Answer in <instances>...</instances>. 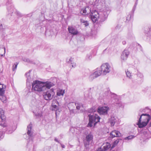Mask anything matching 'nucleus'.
<instances>
[{"label": "nucleus", "mask_w": 151, "mask_h": 151, "mask_svg": "<svg viewBox=\"0 0 151 151\" xmlns=\"http://www.w3.org/2000/svg\"><path fill=\"white\" fill-rule=\"evenodd\" d=\"M121 136L120 133L118 131L114 130L111 132L110 134V137L113 138L115 137H118Z\"/></svg>", "instance_id": "nucleus-18"}, {"label": "nucleus", "mask_w": 151, "mask_h": 151, "mask_svg": "<svg viewBox=\"0 0 151 151\" xmlns=\"http://www.w3.org/2000/svg\"><path fill=\"white\" fill-rule=\"evenodd\" d=\"M52 110H54L55 111V114H56V116L57 115V114L58 112H59V105H52Z\"/></svg>", "instance_id": "nucleus-21"}, {"label": "nucleus", "mask_w": 151, "mask_h": 151, "mask_svg": "<svg viewBox=\"0 0 151 151\" xmlns=\"http://www.w3.org/2000/svg\"><path fill=\"white\" fill-rule=\"evenodd\" d=\"M31 71L29 70V71L28 73H26L25 74V76L27 78V82H29L31 80V78L30 76V73L31 72Z\"/></svg>", "instance_id": "nucleus-25"}, {"label": "nucleus", "mask_w": 151, "mask_h": 151, "mask_svg": "<svg viewBox=\"0 0 151 151\" xmlns=\"http://www.w3.org/2000/svg\"><path fill=\"white\" fill-rule=\"evenodd\" d=\"M109 108L108 106H104L99 108L97 109V111L100 114L105 115L107 114Z\"/></svg>", "instance_id": "nucleus-9"}, {"label": "nucleus", "mask_w": 151, "mask_h": 151, "mask_svg": "<svg viewBox=\"0 0 151 151\" xmlns=\"http://www.w3.org/2000/svg\"><path fill=\"white\" fill-rule=\"evenodd\" d=\"M67 62L69 63H71L72 65L71 66L72 67L74 68L76 67V64L75 63L72 62V58H69V59H67Z\"/></svg>", "instance_id": "nucleus-24"}, {"label": "nucleus", "mask_w": 151, "mask_h": 151, "mask_svg": "<svg viewBox=\"0 0 151 151\" xmlns=\"http://www.w3.org/2000/svg\"><path fill=\"white\" fill-rule=\"evenodd\" d=\"M146 110H148L149 111H150V110H149V109H147V108H145V109H144V112H145V111Z\"/></svg>", "instance_id": "nucleus-48"}, {"label": "nucleus", "mask_w": 151, "mask_h": 151, "mask_svg": "<svg viewBox=\"0 0 151 151\" xmlns=\"http://www.w3.org/2000/svg\"><path fill=\"white\" fill-rule=\"evenodd\" d=\"M81 22L83 23V25H85V27L88 26L89 24L88 22L87 21H85L83 19H81Z\"/></svg>", "instance_id": "nucleus-31"}, {"label": "nucleus", "mask_w": 151, "mask_h": 151, "mask_svg": "<svg viewBox=\"0 0 151 151\" xmlns=\"http://www.w3.org/2000/svg\"><path fill=\"white\" fill-rule=\"evenodd\" d=\"M134 136L133 135H130L129 136H128L127 137H126L124 139L125 140H130L131 139L134 138Z\"/></svg>", "instance_id": "nucleus-37"}, {"label": "nucleus", "mask_w": 151, "mask_h": 151, "mask_svg": "<svg viewBox=\"0 0 151 151\" xmlns=\"http://www.w3.org/2000/svg\"><path fill=\"white\" fill-rule=\"evenodd\" d=\"M116 106L119 107L123 108L124 106V104L121 101H118L116 103Z\"/></svg>", "instance_id": "nucleus-28"}, {"label": "nucleus", "mask_w": 151, "mask_h": 151, "mask_svg": "<svg viewBox=\"0 0 151 151\" xmlns=\"http://www.w3.org/2000/svg\"><path fill=\"white\" fill-rule=\"evenodd\" d=\"M59 105V103L57 101L56 99H54L52 100V105Z\"/></svg>", "instance_id": "nucleus-35"}, {"label": "nucleus", "mask_w": 151, "mask_h": 151, "mask_svg": "<svg viewBox=\"0 0 151 151\" xmlns=\"http://www.w3.org/2000/svg\"><path fill=\"white\" fill-rule=\"evenodd\" d=\"M126 43V42L125 41H123L122 42V44L123 45H125Z\"/></svg>", "instance_id": "nucleus-45"}, {"label": "nucleus", "mask_w": 151, "mask_h": 151, "mask_svg": "<svg viewBox=\"0 0 151 151\" xmlns=\"http://www.w3.org/2000/svg\"><path fill=\"white\" fill-rule=\"evenodd\" d=\"M92 58V55L91 54H89L87 55L86 59L87 60H90Z\"/></svg>", "instance_id": "nucleus-36"}, {"label": "nucleus", "mask_w": 151, "mask_h": 151, "mask_svg": "<svg viewBox=\"0 0 151 151\" xmlns=\"http://www.w3.org/2000/svg\"><path fill=\"white\" fill-rule=\"evenodd\" d=\"M22 59L23 61L25 62L29 63H33V61L31 60H29L28 58H23Z\"/></svg>", "instance_id": "nucleus-30"}, {"label": "nucleus", "mask_w": 151, "mask_h": 151, "mask_svg": "<svg viewBox=\"0 0 151 151\" xmlns=\"http://www.w3.org/2000/svg\"><path fill=\"white\" fill-rule=\"evenodd\" d=\"M129 54V52L127 49H125L122 52L121 56V59L123 60H127Z\"/></svg>", "instance_id": "nucleus-12"}, {"label": "nucleus", "mask_w": 151, "mask_h": 151, "mask_svg": "<svg viewBox=\"0 0 151 151\" xmlns=\"http://www.w3.org/2000/svg\"><path fill=\"white\" fill-rule=\"evenodd\" d=\"M15 13L18 17H20L22 16V15L17 11H16Z\"/></svg>", "instance_id": "nucleus-41"}, {"label": "nucleus", "mask_w": 151, "mask_h": 151, "mask_svg": "<svg viewBox=\"0 0 151 151\" xmlns=\"http://www.w3.org/2000/svg\"><path fill=\"white\" fill-rule=\"evenodd\" d=\"M110 70V66L108 63L103 64L101 68H97L96 70L92 73L89 76V79L92 81L95 78L100 76L101 74L106 75Z\"/></svg>", "instance_id": "nucleus-2"}, {"label": "nucleus", "mask_w": 151, "mask_h": 151, "mask_svg": "<svg viewBox=\"0 0 151 151\" xmlns=\"http://www.w3.org/2000/svg\"><path fill=\"white\" fill-rule=\"evenodd\" d=\"M96 109H95L94 108H92L88 111L89 113H93L96 111Z\"/></svg>", "instance_id": "nucleus-42"}, {"label": "nucleus", "mask_w": 151, "mask_h": 151, "mask_svg": "<svg viewBox=\"0 0 151 151\" xmlns=\"http://www.w3.org/2000/svg\"><path fill=\"white\" fill-rule=\"evenodd\" d=\"M65 93V90L59 89L57 91V96H63Z\"/></svg>", "instance_id": "nucleus-23"}, {"label": "nucleus", "mask_w": 151, "mask_h": 151, "mask_svg": "<svg viewBox=\"0 0 151 151\" xmlns=\"http://www.w3.org/2000/svg\"><path fill=\"white\" fill-rule=\"evenodd\" d=\"M145 135V136L147 138H149L150 137L148 136L147 134H146Z\"/></svg>", "instance_id": "nucleus-49"}, {"label": "nucleus", "mask_w": 151, "mask_h": 151, "mask_svg": "<svg viewBox=\"0 0 151 151\" xmlns=\"http://www.w3.org/2000/svg\"><path fill=\"white\" fill-rule=\"evenodd\" d=\"M54 85V84L51 82L47 81L43 82L36 80L34 81L32 83V90L38 92L42 91L46 88L49 89Z\"/></svg>", "instance_id": "nucleus-1"}, {"label": "nucleus", "mask_w": 151, "mask_h": 151, "mask_svg": "<svg viewBox=\"0 0 151 151\" xmlns=\"http://www.w3.org/2000/svg\"><path fill=\"white\" fill-rule=\"evenodd\" d=\"M69 109L70 110V114H75L76 113V111L74 110L73 108H69Z\"/></svg>", "instance_id": "nucleus-34"}, {"label": "nucleus", "mask_w": 151, "mask_h": 151, "mask_svg": "<svg viewBox=\"0 0 151 151\" xmlns=\"http://www.w3.org/2000/svg\"><path fill=\"white\" fill-rule=\"evenodd\" d=\"M5 53V48L2 45H0V55L3 56Z\"/></svg>", "instance_id": "nucleus-22"}, {"label": "nucleus", "mask_w": 151, "mask_h": 151, "mask_svg": "<svg viewBox=\"0 0 151 151\" xmlns=\"http://www.w3.org/2000/svg\"><path fill=\"white\" fill-rule=\"evenodd\" d=\"M110 12L109 10L104 9L103 11L100 12L99 13L100 21L103 22L105 21L107 18L108 14Z\"/></svg>", "instance_id": "nucleus-6"}, {"label": "nucleus", "mask_w": 151, "mask_h": 151, "mask_svg": "<svg viewBox=\"0 0 151 151\" xmlns=\"http://www.w3.org/2000/svg\"><path fill=\"white\" fill-rule=\"evenodd\" d=\"M93 136L91 132L86 135L84 142V146L87 149L88 148L90 142H91L93 141Z\"/></svg>", "instance_id": "nucleus-4"}, {"label": "nucleus", "mask_w": 151, "mask_h": 151, "mask_svg": "<svg viewBox=\"0 0 151 151\" xmlns=\"http://www.w3.org/2000/svg\"><path fill=\"white\" fill-rule=\"evenodd\" d=\"M148 122H149L142 120L141 121V120L140 119H139L137 125H138L139 128H142L146 126Z\"/></svg>", "instance_id": "nucleus-17"}, {"label": "nucleus", "mask_w": 151, "mask_h": 151, "mask_svg": "<svg viewBox=\"0 0 151 151\" xmlns=\"http://www.w3.org/2000/svg\"><path fill=\"white\" fill-rule=\"evenodd\" d=\"M18 64V63H15L13 66L12 70L13 71H14L17 68V66Z\"/></svg>", "instance_id": "nucleus-38"}, {"label": "nucleus", "mask_w": 151, "mask_h": 151, "mask_svg": "<svg viewBox=\"0 0 151 151\" xmlns=\"http://www.w3.org/2000/svg\"><path fill=\"white\" fill-rule=\"evenodd\" d=\"M32 124H31L27 126V134L28 135L29 137L28 138H27V139L30 138L32 137L33 133L32 132Z\"/></svg>", "instance_id": "nucleus-19"}, {"label": "nucleus", "mask_w": 151, "mask_h": 151, "mask_svg": "<svg viewBox=\"0 0 151 151\" xmlns=\"http://www.w3.org/2000/svg\"><path fill=\"white\" fill-rule=\"evenodd\" d=\"M35 115L36 116L40 117L42 116V113L40 112L39 113L35 114Z\"/></svg>", "instance_id": "nucleus-43"}, {"label": "nucleus", "mask_w": 151, "mask_h": 151, "mask_svg": "<svg viewBox=\"0 0 151 151\" xmlns=\"http://www.w3.org/2000/svg\"><path fill=\"white\" fill-rule=\"evenodd\" d=\"M91 18L93 22H96L99 19V13L97 11L94 10L92 11L90 14Z\"/></svg>", "instance_id": "nucleus-7"}, {"label": "nucleus", "mask_w": 151, "mask_h": 151, "mask_svg": "<svg viewBox=\"0 0 151 151\" xmlns=\"http://www.w3.org/2000/svg\"><path fill=\"white\" fill-rule=\"evenodd\" d=\"M151 118V116L147 114H141L139 119H142V121L149 122Z\"/></svg>", "instance_id": "nucleus-15"}, {"label": "nucleus", "mask_w": 151, "mask_h": 151, "mask_svg": "<svg viewBox=\"0 0 151 151\" xmlns=\"http://www.w3.org/2000/svg\"><path fill=\"white\" fill-rule=\"evenodd\" d=\"M119 142V140L118 139H117L115 140L113 144L112 145L111 148V149L114 148L117 145L118 143Z\"/></svg>", "instance_id": "nucleus-32"}, {"label": "nucleus", "mask_w": 151, "mask_h": 151, "mask_svg": "<svg viewBox=\"0 0 151 151\" xmlns=\"http://www.w3.org/2000/svg\"><path fill=\"white\" fill-rule=\"evenodd\" d=\"M11 0H9V2L6 3L7 5V9L9 14H10L13 13L14 12V6L12 5L11 4Z\"/></svg>", "instance_id": "nucleus-16"}, {"label": "nucleus", "mask_w": 151, "mask_h": 151, "mask_svg": "<svg viewBox=\"0 0 151 151\" xmlns=\"http://www.w3.org/2000/svg\"><path fill=\"white\" fill-rule=\"evenodd\" d=\"M68 29L69 33L73 35H76L78 33L77 30L73 27H68Z\"/></svg>", "instance_id": "nucleus-20"}, {"label": "nucleus", "mask_w": 151, "mask_h": 151, "mask_svg": "<svg viewBox=\"0 0 151 151\" xmlns=\"http://www.w3.org/2000/svg\"><path fill=\"white\" fill-rule=\"evenodd\" d=\"M4 93L5 90L3 88H0V96L4 95Z\"/></svg>", "instance_id": "nucleus-33"}, {"label": "nucleus", "mask_w": 151, "mask_h": 151, "mask_svg": "<svg viewBox=\"0 0 151 151\" xmlns=\"http://www.w3.org/2000/svg\"><path fill=\"white\" fill-rule=\"evenodd\" d=\"M16 127L15 125H9L7 127V130L6 133L8 134L12 133L16 129Z\"/></svg>", "instance_id": "nucleus-14"}, {"label": "nucleus", "mask_w": 151, "mask_h": 151, "mask_svg": "<svg viewBox=\"0 0 151 151\" xmlns=\"http://www.w3.org/2000/svg\"><path fill=\"white\" fill-rule=\"evenodd\" d=\"M4 137V134L2 131H0V140L3 139Z\"/></svg>", "instance_id": "nucleus-40"}, {"label": "nucleus", "mask_w": 151, "mask_h": 151, "mask_svg": "<svg viewBox=\"0 0 151 151\" xmlns=\"http://www.w3.org/2000/svg\"><path fill=\"white\" fill-rule=\"evenodd\" d=\"M88 116L89 117V122L88 123L87 127H91L94 124V126L98 122H99L100 117L97 114H95L94 115L89 114Z\"/></svg>", "instance_id": "nucleus-3"}, {"label": "nucleus", "mask_w": 151, "mask_h": 151, "mask_svg": "<svg viewBox=\"0 0 151 151\" xmlns=\"http://www.w3.org/2000/svg\"><path fill=\"white\" fill-rule=\"evenodd\" d=\"M76 108L77 110H80L81 107H83V105L82 104L80 103H76Z\"/></svg>", "instance_id": "nucleus-26"}, {"label": "nucleus", "mask_w": 151, "mask_h": 151, "mask_svg": "<svg viewBox=\"0 0 151 151\" xmlns=\"http://www.w3.org/2000/svg\"><path fill=\"white\" fill-rule=\"evenodd\" d=\"M55 95L54 90L52 89H49L46 92L44 93L43 97L44 99L46 100H51Z\"/></svg>", "instance_id": "nucleus-5"}, {"label": "nucleus", "mask_w": 151, "mask_h": 151, "mask_svg": "<svg viewBox=\"0 0 151 151\" xmlns=\"http://www.w3.org/2000/svg\"><path fill=\"white\" fill-rule=\"evenodd\" d=\"M61 146L63 148H64L65 147V146L63 144L61 145Z\"/></svg>", "instance_id": "nucleus-47"}, {"label": "nucleus", "mask_w": 151, "mask_h": 151, "mask_svg": "<svg viewBox=\"0 0 151 151\" xmlns=\"http://www.w3.org/2000/svg\"><path fill=\"white\" fill-rule=\"evenodd\" d=\"M137 2H135V5H134V7H133V9L132 10L134 11L135 10V9L136 7V6L137 5Z\"/></svg>", "instance_id": "nucleus-44"}, {"label": "nucleus", "mask_w": 151, "mask_h": 151, "mask_svg": "<svg viewBox=\"0 0 151 151\" xmlns=\"http://www.w3.org/2000/svg\"><path fill=\"white\" fill-rule=\"evenodd\" d=\"M55 140L56 142H59V141H58V139H57L56 138H55Z\"/></svg>", "instance_id": "nucleus-46"}, {"label": "nucleus", "mask_w": 151, "mask_h": 151, "mask_svg": "<svg viewBox=\"0 0 151 151\" xmlns=\"http://www.w3.org/2000/svg\"><path fill=\"white\" fill-rule=\"evenodd\" d=\"M6 120L5 117L4 115L3 110L0 109V125L3 127L5 126V122Z\"/></svg>", "instance_id": "nucleus-8"}, {"label": "nucleus", "mask_w": 151, "mask_h": 151, "mask_svg": "<svg viewBox=\"0 0 151 151\" xmlns=\"http://www.w3.org/2000/svg\"><path fill=\"white\" fill-rule=\"evenodd\" d=\"M0 100L3 103H6V98L4 95L0 96Z\"/></svg>", "instance_id": "nucleus-27"}, {"label": "nucleus", "mask_w": 151, "mask_h": 151, "mask_svg": "<svg viewBox=\"0 0 151 151\" xmlns=\"http://www.w3.org/2000/svg\"><path fill=\"white\" fill-rule=\"evenodd\" d=\"M103 145L104 146L102 148L99 147L96 149V151H106L111 147L110 144L108 142L103 143Z\"/></svg>", "instance_id": "nucleus-10"}, {"label": "nucleus", "mask_w": 151, "mask_h": 151, "mask_svg": "<svg viewBox=\"0 0 151 151\" xmlns=\"http://www.w3.org/2000/svg\"><path fill=\"white\" fill-rule=\"evenodd\" d=\"M91 9L88 6H86L81 9L80 11V13L83 15H86L91 14Z\"/></svg>", "instance_id": "nucleus-13"}, {"label": "nucleus", "mask_w": 151, "mask_h": 151, "mask_svg": "<svg viewBox=\"0 0 151 151\" xmlns=\"http://www.w3.org/2000/svg\"><path fill=\"white\" fill-rule=\"evenodd\" d=\"M118 121L119 119L116 116L112 115L109 119V122L111 126H113L115 124L118 122Z\"/></svg>", "instance_id": "nucleus-11"}, {"label": "nucleus", "mask_w": 151, "mask_h": 151, "mask_svg": "<svg viewBox=\"0 0 151 151\" xmlns=\"http://www.w3.org/2000/svg\"><path fill=\"white\" fill-rule=\"evenodd\" d=\"M76 102H71L69 103L68 105V108L72 109V108H75V106H76Z\"/></svg>", "instance_id": "nucleus-29"}, {"label": "nucleus", "mask_w": 151, "mask_h": 151, "mask_svg": "<svg viewBox=\"0 0 151 151\" xmlns=\"http://www.w3.org/2000/svg\"><path fill=\"white\" fill-rule=\"evenodd\" d=\"M126 74L127 75V77L129 78H130L131 77V73L128 71H126Z\"/></svg>", "instance_id": "nucleus-39"}]
</instances>
